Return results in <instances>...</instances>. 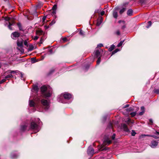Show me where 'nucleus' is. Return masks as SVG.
Segmentation results:
<instances>
[{
    "instance_id": "obj_1",
    "label": "nucleus",
    "mask_w": 159,
    "mask_h": 159,
    "mask_svg": "<svg viewBox=\"0 0 159 159\" xmlns=\"http://www.w3.org/2000/svg\"><path fill=\"white\" fill-rule=\"evenodd\" d=\"M42 94L45 97H49L52 94V90L51 89H48L45 86H43L41 88Z\"/></svg>"
},
{
    "instance_id": "obj_2",
    "label": "nucleus",
    "mask_w": 159,
    "mask_h": 159,
    "mask_svg": "<svg viewBox=\"0 0 159 159\" xmlns=\"http://www.w3.org/2000/svg\"><path fill=\"white\" fill-rule=\"evenodd\" d=\"M41 103L42 107L45 110H47L49 107L50 103L49 101L45 99H42Z\"/></svg>"
},
{
    "instance_id": "obj_3",
    "label": "nucleus",
    "mask_w": 159,
    "mask_h": 159,
    "mask_svg": "<svg viewBox=\"0 0 159 159\" xmlns=\"http://www.w3.org/2000/svg\"><path fill=\"white\" fill-rule=\"evenodd\" d=\"M30 129L32 130H34L36 131L35 133L38 132L39 130L38 125L34 122H32L30 125Z\"/></svg>"
},
{
    "instance_id": "obj_4",
    "label": "nucleus",
    "mask_w": 159,
    "mask_h": 159,
    "mask_svg": "<svg viewBox=\"0 0 159 159\" xmlns=\"http://www.w3.org/2000/svg\"><path fill=\"white\" fill-rule=\"evenodd\" d=\"M11 74L12 73H16V74L17 75L19 74V73H20V79L21 80H25V77H24L23 74L21 72H20L18 70H16V71H10V72H9Z\"/></svg>"
},
{
    "instance_id": "obj_5",
    "label": "nucleus",
    "mask_w": 159,
    "mask_h": 159,
    "mask_svg": "<svg viewBox=\"0 0 159 159\" xmlns=\"http://www.w3.org/2000/svg\"><path fill=\"white\" fill-rule=\"evenodd\" d=\"M20 35V33L17 31H15L12 33L11 37L13 39H16L17 38L19 37Z\"/></svg>"
},
{
    "instance_id": "obj_6",
    "label": "nucleus",
    "mask_w": 159,
    "mask_h": 159,
    "mask_svg": "<svg viewBox=\"0 0 159 159\" xmlns=\"http://www.w3.org/2000/svg\"><path fill=\"white\" fill-rule=\"evenodd\" d=\"M87 152L89 155H93L94 154V149L90 146L89 147Z\"/></svg>"
},
{
    "instance_id": "obj_7",
    "label": "nucleus",
    "mask_w": 159,
    "mask_h": 159,
    "mask_svg": "<svg viewBox=\"0 0 159 159\" xmlns=\"http://www.w3.org/2000/svg\"><path fill=\"white\" fill-rule=\"evenodd\" d=\"M63 97L65 99L68 100L71 98V95L68 93H65L63 94Z\"/></svg>"
},
{
    "instance_id": "obj_8",
    "label": "nucleus",
    "mask_w": 159,
    "mask_h": 159,
    "mask_svg": "<svg viewBox=\"0 0 159 159\" xmlns=\"http://www.w3.org/2000/svg\"><path fill=\"white\" fill-rule=\"evenodd\" d=\"M158 143L155 141H151L150 146L152 148H155L157 145Z\"/></svg>"
},
{
    "instance_id": "obj_9",
    "label": "nucleus",
    "mask_w": 159,
    "mask_h": 159,
    "mask_svg": "<svg viewBox=\"0 0 159 159\" xmlns=\"http://www.w3.org/2000/svg\"><path fill=\"white\" fill-rule=\"evenodd\" d=\"M23 40L21 39L20 40H18L17 42V45L18 46L22 47L23 46Z\"/></svg>"
},
{
    "instance_id": "obj_10",
    "label": "nucleus",
    "mask_w": 159,
    "mask_h": 159,
    "mask_svg": "<svg viewBox=\"0 0 159 159\" xmlns=\"http://www.w3.org/2000/svg\"><path fill=\"white\" fill-rule=\"evenodd\" d=\"M122 127L123 128L124 130L126 132L129 131V129L127 127V125L125 124H123L122 125Z\"/></svg>"
},
{
    "instance_id": "obj_11",
    "label": "nucleus",
    "mask_w": 159,
    "mask_h": 159,
    "mask_svg": "<svg viewBox=\"0 0 159 159\" xmlns=\"http://www.w3.org/2000/svg\"><path fill=\"white\" fill-rule=\"evenodd\" d=\"M100 53L98 49L96 50L95 52V55L96 57H98L100 56Z\"/></svg>"
},
{
    "instance_id": "obj_12",
    "label": "nucleus",
    "mask_w": 159,
    "mask_h": 159,
    "mask_svg": "<svg viewBox=\"0 0 159 159\" xmlns=\"http://www.w3.org/2000/svg\"><path fill=\"white\" fill-rule=\"evenodd\" d=\"M111 143V141L109 139H107L105 140L104 142V144H105L106 143L108 145L110 144Z\"/></svg>"
},
{
    "instance_id": "obj_13",
    "label": "nucleus",
    "mask_w": 159,
    "mask_h": 159,
    "mask_svg": "<svg viewBox=\"0 0 159 159\" xmlns=\"http://www.w3.org/2000/svg\"><path fill=\"white\" fill-rule=\"evenodd\" d=\"M57 6L56 5H54L52 9L53 10V11L52 12V14H55L56 13V10L57 9Z\"/></svg>"
},
{
    "instance_id": "obj_14",
    "label": "nucleus",
    "mask_w": 159,
    "mask_h": 159,
    "mask_svg": "<svg viewBox=\"0 0 159 159\" xmlns=\"http://www.w3.org/2000/svg\"><path fill=\"white\" fill-rule=\"evenodd\" d=\"M126 122L128 124L130 125L131 124H133L134 123V121H132L131 119L129 118H128V120Z\"/></svg>"
},
{
    "instance_id": "obj_15",
    "label": "nucleus",
    "mask_w": 159,
    "mask_h": 159,
    "mask_svg": "<svg viewBox=\"0 0 159 159\" xmlns=\"http://www.w3.org/2000/svg\"><path fill=\"white\" fill-rule=\"evenodd\" d=\"M133 13V11L131 9H129L127 12V14L129 16H131Z\"/></svg>"
},
{
    "instance_id": "obj_16",
    "label": "nucleus",
    "mask_w": 159,
    "mask_h": 159,
    "mask_svg": "<svg viewBox=\"0 0 159 159\" xmlns=\"http://www.w3.org/2000/svg\"><path fill=\"white\" fill-rule=\"evenodd\" d=\"M17 25L18 26V27L19 28V29L20 30H21V31L23 30L22 27L20 23H18L17 24Z\"/></svg>"
},
{
    "instance_id": "obj_17",
    "label": "nucleus",
    "mask_w": 159,
    "mask_h": 159,
    "mask_svg": "<svg viewBox=\"0 0 159 159\" xmlns=\"http://www.w3.org/2000/svg\"><path fill=\"white\" fill-rule=\"evenodd\" d=\"M29 105L30 107H33L34 105V102L33 100H30L29 101Z\"/></svg>"
},
{
    "instance_id": "obj_18",
    "label": "nucleus",
    "mask_w": 159,
    "mask_h": 159,
    "mask_svg": "<svg viewBox=\"0 0 159 159\" xmlns=\"http://www.w3.org/2000/svg\"><path fill=\"white\" fill-rule=\"evenodd\" d=\"M119 23H122L123 25L122 27V29H124L125 28V21L124 20H119L118 21Z\"/></svg>"
},
{
    "instance_id": "obj_19",
    "label": "nucleus",
    "mask_w": 159,
    "mask_h": 159,
    "mask_svg": "<svg viewBox=\"0 0 159 159\" xmlns=\"http://www.w3.org/2000/svg\"><path fill=\"white\" fill-rule=\"evenodd\" d=\"M99 20L100 21H99V20H97V22L96 24V25L97 26H99L102 22V18H101Z\"/></svg>"
},
{
    "instance_id": "obj_20",
    "label": "nucleus",
    "mask_w": 159,
    "mask_h": 159,
    "mask_svg": "<svg viewBox=\"0 0 159 159\" xmlns=\"http://www.w3.org/2000/svg\"><path fill=\"white\" fill-rule=\"evenodd\" d=\"M13 77V76L12 75H11V74H9V75H7L5 77V78L6 79H8L10 78H12Z\"/></svg>"
},
{
    "instance_id": "obj_21",
    "label": "nucleus",
    "mask_w": 159,
    "mask_h": 159,
    "mask_svg": "<svg viewBox=\"0 0 159 159\" xmlns=\"http://www.w3.org/2000/svg\"><path fill=\"white\" fill-rule=\"evenodd\" d=\"M115 48V46L113 45H112L111 46V47L109 48L108 50L110 52L112 51Z\"/></svg>"
},
{
    "instance_id": "obj_22",
    "label": "nucleus",
    "mask_w": 159,
    "mask_h": 159,
    "mask_svg": "<svg viewBox=\"0 0 159 159\" xmlns=\"http://www.w3.org/2000/svg\"><path fill=\"white\" fill-rule=\"evenodd\" d=\"M113 16L114 18H116L118 16L117 13L116 11H114L113 12Z\"/></svg>"
},
{
    "instance_id": "obj_23",
    "label": "nucleus",
    "mask_w": 159,
    "mask_h": 159,
    "mask_svg": "<svg viewBox=\"0 0 159 159\" xmlns=\"http://www.w3.org/2000/svg\"><path fill=\"white\" fill-rule=\"evenodd\" d=\"M144 136H150L152 137L155 139H157L158 138V137L156 136V135H144Z\"/></svg>"
},
{
    "instance_id": "obj_24",
    "label": "nucleus",
    "mask_w": 159,
    "mask_h": 159,
    "mask_svg": "<svg viewBox=\"0 0 159 159\" xmlns=\"http://www.w3.org/2000/svg\"><path fill=\"white\" fill-rule=\"evenodd\" d=\"M27 126L26 125H22L21 127V129L22 131H24L25 129Z\"/></svg>"
},
{
    "instance_id": "obj_25",
    "label": "nucleus",
    "mask_w": 159,
    "mask_h": 159,
    "mask_svg": "<svg viewBox=\"0 0 159 159\" xmlns=\"http://www.w3.org/2000/svg\"><path fill=\"white\" fill-rule=\"evenodd\" d=\"M124 40H123V41H121L117 45V47H120L122 46V45L123 43L124 42Z\"/></svg>"
},
{
    "instance_id": "obj_26",
    "label": "nucleus",
    "mask_w": 159,
    "mask_h": 159,
    "mask_svg": "<svg viewBox=\"0 0 159 159\" xmlns=\"http://www.w3.org/2000/svg\"><path fill=\"white\" fill-rule=\"evenodd\" d=\"M34 49V47L32 45H30L29 48V50L31 51Z\"/></svg>"
},
{
    "instance_id": "obj_27",
    "label": "nucleus",
    "mask_w": 159,
    "mask_h": 159,
    "mask_svg": "<svg viewBox=\"0 0 159 159\" xmlns=\"http://www.w3.org/2000/svg\"><path fill=\"white\" fill-rule=\"evenodd\" d=\"M125 10V8H123L120 11V14H122Z\"/></svg>"
},
{
    "instance_id": "obj_28",
    "label": "nucleus",
    "mask_w": 159,
    "mask_h": 159,
    "mask_svg": "<svg viewBox=\"0 0 159 159\" xmlns=\"http://www.w3.org/2000/svg\"><path fill=\"white\" fill-rule=\"evenodd\" d=\"M119 51V50L118 49H116L115 50H114L113 52H112V55L118 52V51Z\"/></svg>"
},
{
    "instance_id": "obj_29",
    "label": "nucleus",
    "mask_w": 159,
    "mask_h": 159,
    "mask_svg": "<svg viewBox=\"0 0 159 159\" xmlns=\"http://www.w3.org/2000/svg\"><path fill=\"white\" fill-rule=\"evenodd\" d=\"M33 89H34L36 91H38V87L36 85H35L34 86V87H33Z\"/></svg>"
},
{
    "instance_id": "obj_30",
    "label": "nucleus",
    "mask_w": 159,
    "mask_h": 159,
    "mask_svg": "<svg viewBox=\"0 0 159 159\" xmlns=\"http://www.w3.org/2000/svg\"><path fill=\"white\" fill-rule=\"evenodd\" d=\"M101 57H99L97 61V64H99L101 61Z\"/></svg>"
},
{
    "instance_id": "obj_31",
    "label": "nucleus",
    "mask_w": 159,
    "mask_h": 159,
    "mask_svg": "<svg viewBox=\"0 0 159 159\" xmlns=\"http://www.w3.org/2000/svg\"><path fill=\"white\" fill-rule=\"evenodd\" d=\"M130 115L132 117H133L135 116L136 115V112H134L130 113Z\"/></svg>"
},
{
    "instance_id": "obj_32",
    "label": "nucleus",
    "mask_w": 159,
    "mask_h": 159,
    "mask_svg": "<svg viewBox=\"0 0 159 159\" xmlns=\"http://www.w3.org/2000/svg\"><path fill=\"white\" fill-rule=\"evenodd\" d=\"M148 25L147 26V28H148L152 25V22L151 21H149L148 22Z\"/></svg>"
},
{
    "instance_id": "obj_33",
    "label": "nucleus",
    "mask_w": 159,
    "mask_h": 159,
    "mask_svg": "<svg viewBox=\"0 0 159 159\" xmlns=\"http://www.w3.org/2000/svg\"><path fill=\"white\" fill-rule=\"evenodd\" d=\"M154 92L155 93L159 94V89H155L154 90Z\"/></svg>"
},
{
    "instance_id": "obj_34",
    "label": "nucleus",
    "mask_w": 159,
    "mask_h": 159,
    "mask_svg": "<svg viewBox=\"0 0 159 159\" xmlns=\"http://www.w3.org/2000/svg\"><path fill=\"white\" fill-rule=\"evenodd\" d=\"M37 34H38L39 35H40L43 34V32L42 30H39L37 32Z\"/></svg>"
},
{
    "instance_id": "obj_35",
    "label": "nucleus",
    "mask_w": 159,
    "mask_h": 159,
    "mask_svg": "<svg viewBox=\"0 0 159 159\" xmlns=\"http://www.w3.org/2000/svg\"><path fill=\"white\" fill-rule=\"evenodd\" d=\"M9 24L8 26V27L9 29H10V30H12V29L11 28V26L12 25V24H11L10 22H9Z\"/></svg>"
},
{
    "instance_id": "obj_36",
    "label": "nucleus",
    "mask_w": 159,
    "mask_h": 159,
    "mask_svg": "<svg viewBox=\"0 0 159 159\" xmlns=\"http://www.w3.org/2000/svg\"><path fill=\"white\" fill-rule=\"evenodd\" d=\"M6 80L5 79H5H3L2 80H1L0 81V84H2L3 83L5 82Z\"/></svg>"
},
{
    "instance_id": "obj_37",
    "label": "nucleus",
    "mask_w": 159,
    "mask_h": 159,
    "mask_svg": "<svg viewBox=\"0 0 159 159\" xmlns=\"http://www.w3.org/2000/svg\"><path fill=\"white\" fill-rule=\"evenodd\" d=\"M11 157L12 158H15L17 157V155L11 154Z\"/></svg>"
},
{
    "instance_id": "obj_38",
    "label": "nucleus",
    "mask_w": 159,
    "mask_h": 159,
    "mask_svg": "<svg viewBox=\"0 0 159 159\" xmlns=\"http://www.w3.org/2000/svg\"><path fill=\"white\" fill-rule=\"evenodd\" d=\"M136 134V132L134 130H132L131 132V135L132 136H134Z\"/></svg>"
},
{
    "instance_id": "obj_39",
    "label": "nucleus",
    "mask_w": 159,
    "mask_h": 159,
    "mask_svg": "<svg viewBox=\"0 0 159 159\" xmlns=\"http://www.w3.org/2000/svg\"><path fill=\"white\" fill-rule=\"evenodd\" d=\"M80 34L84 36V32L82 30H80Z\"/></svg>"
},
{
    "instance_id": "obj_40",
    "label": "nucleus",
    "mask_w": 159,
    "mask_h": 159,
    "mask_svg": "<svg viewBox=\"0 0 159 159\" xmlns=\"http://www.w3.org/2000/svg\"><path fill=\"white\" fill-rule=\"evenodd\" d=\"M24 45L27 47L28 46V42L27 40H25L24 42Z\"/></svg>"
},
{
    "instance_id": "obj_41",
    "label": "nucleus",
    "mask_w": 159,
    "mask_h": 159,
    "mask_svg": "<svg viewBox=\"0 0 159 159\" xmlns=\"http://www.w3.org/2000/svg\"><path fill=\"white\" fill-rule=\"evenodd\" d=\"M116 34L117 35H120V33L119 30H118L116 32Z\"/></svg>"
},
{
    "instance_id": "obj_42",
    "label": "nucleus",
    "mask_w": 159,
    "mask_h": 159,
    "mask_svg": "<svg viewBox=\"0 0 159 159\" xmlns=\"http://www.w3.org/2000/svg\"><path fill=\"white\" fill-rule=\"evenodd\" d=\"M103 46V45L102 44H98V45H97V47L98 48H99V47H102Z\"/></svg>"
},
{
    "instance_id": "obj_43",
    "label": "nucleus",
    "mask_w": 159,
    "mask_h": 159,
    "mask_svg": "<svg viewBox=\"0 0 159 159\" xmlns=\"http://www.w3.org/2000/svg\"><path fill=\"white\" fill-rule=\"evenodd\" d=\"M141 110L142 111H145V108H144V107H141Z\"/></svg>"
},
{
    "instance_id": "obj_44",
    "label": "nucleus",
    "mask_w": 159,
    "mask_h": 159,
    "mask_svg": "<svg viewBox=\"0 0 159 159\" xmlns=\"http://www.w3.org/2000/svg\"><path fill=\"white\" fill-rule=\"evenodd\" d=\"M115 137H116V135L115 134H114L112 136V139L113 140H114L115 138Z\"/></svg>"
},
{
    "instance_id": "obj_45",
    "label": "nucleus",
    "mask_w": 159,
    "mask_h": 159,
    "mask_svg": "<svg viewBox=\"0 0 159 159\" xmlns=\"http://www.w3.org/2000/svg\"><path fill=\"white\" fill-rule=\"evenodd\" d=\"M39 38V37L37 36H35L34 38L33 39L34 40H37Z\"/></svg>"
},
{
    "instance_id": "obj_46",
    "label": "nucleus",
    "mask_w": 159,
    "mask_h": 159,
    "mask_svg": "<svg viewBox=\"0 0 159 159\" xmlns=\"http://www.w3.org/2000/svg\"><path fill=\"white\" fill-rule=\"evenodd\" d=\"M144 112V111H142L141 112H139V115H142L143 114Z\"/></svg>"
},
{
    "instance_id": "obj_47",
    "label": "nucleus",
    "mask_w": 159,
    "mask_h": 159,
    "mask_svg": "<svg viewBox=\"0 0 159 159\" xmlns=\"http://www.w3.org/2000/svg\"><path fill=\"white\" fill-rule=\"evenodd\" d=\"M35 58H31V61H32L33 63L35 62Z\"/></svg>"
},
{
    "instance_id": "obj_48",
    "label": "nucleus",
    "mask_w": 159,
    "mask_h": 159,
    "mask_svg": "<svg viewBox=\"0 0 159 159\" xmlns=\"http://www.w3.org/2000/svg\"><path fill=\"white\" fill-rule=\"evenodd\" d=\"M105 14V11H102L101 13V15H102V16H103V15Z\"/></svg>"
},
{
    "instance_id": "obj_49",
    "label": "nucleus",
    "mask_w": 159,
    "mask_h": 159,
    "mask_svg": "<svg viewBox=\"0 0 159 159\" xmlns=\"http://www.w3.org/2000/svg\"><path fill=\"white\" fill-rule=\"evenodd\" d=\"M5 20H6L9 21L10 20V18L9 17H6L5 18Z\"/></svg>"
},
{
    "instance_id": "obj_50",
    "label": "nucleus",
    "mask_w": 159,
    "mask_h": 159,
    "mask_svg": "<svg viewBox=\"0 0 159 159\" xmlns=\"http://www.w3.org/2000/svg\"><path fill=\"white\" fill-rule=\"evenodd\" d=\"M149 122H150V125H152V123H153V121H152V119H149Z\"/></svg>"
},
{
    "instance_id": "obj_51",
    "label": "nucleus",
    "mask_w": 159,
    "mask_h": 159,
    "mask_svg": "<svg viewBox=\"0 0 159 159\" xmlns=\"http://www.w3.org/2000/svg\"><path fill=\"white\" fill-rule=\"evenodd\" d=\"M109 126L110 128L112 129V124L111 123H110L109 124Z\"/></svg>"
},
{
    "instance_id": "obj_52",
    "label": "nucleus",
    "mask_w": 159,
    "mask_h": 159,
    "mask_svg": "<svg viewBox=\"0 0 159 159\" xmlns=\"http://www.w3.org/2000/svg\"><path fill=\"white\" fill-rule=\"evenodd\" d=\"M46 17H44L43 18V22H44L45 21V20L46 19Z\"/></svg>"
},
{
    "instance_id": "obj_53",
    "label": "nucleus",
    "mask_w": 159,
    "mask_h": 159,
    "mask_svg": "<svg viewBox=\"0 0 159 159\" xmlns=\"http://www.w3.org/2000/svg\"><path fill=\"white\" fill-rule=\"evenodd\" d=\"M66 38H63L62 39L64 41H66Z\"/></svg>"
},
{
    "instance_id": "obj_54",
    "label": "nucleus",
    "mask_w": 159,
    "mask_h": 159,
    "mask_svg": "<svg viewBox=\"0 0 159 159\" xmlns=\"http://www.w3.org/2000/svg\"><path fill=\"white\" fill-rule=\"evenodd\" d=\"M128 3H125V4L124 5V6H125L126 5H128Z\"/></svg>"
},
{
    "instance_id": "obj_55",
    "label": "nucleus",
    "mask_w": 159,
    "mask_h": 159,
    "mask_svg": "<svg viewBox=\"0 0 159 159\" xmlns=\"http://www.w3.org/2000/svg\"><path fill=\"white\" fill-rule=\"evenodd\" d=\"M156 134L159 135V132L156 131Z\"/></svg>"
},
{
    "instance_id": "obj_56",
    "label": "nucleus",
    "mask_w": 159,
    "mask_h": 159,
    "mask_svg": "<svg viewBox=\"0 0 159 159\" xmlns=\"http://www.w3.org/2000/svg\"><path fill=\"white\" fill-rule=\"evenodd\" d=\"M49 52L50 53H52V50L51 49L50 50Z\"/></svg>"
},
{
    "instance_id": "obj_57",
    "label": "nucleus",
    "mask_w": 159,
    "mask_h": 159,
    "mask_svg": "<svg viewBox=\"0 0 159 159\" xmlns=\"http://www.w3.org/2000/svg\"><path fill=\"white\" fill-rule=\"evenodd\" d=\"M58 101H59L60 102H62V103L63 102L62 101H61V100H58Z\"/></svg>"
}]
</instances>
